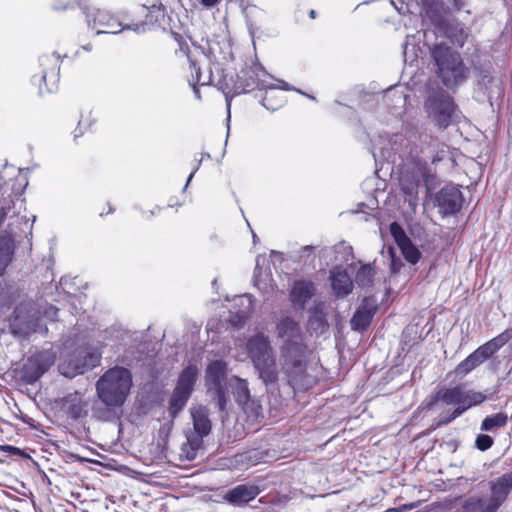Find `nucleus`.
Segmentation results:
<instances>
[{
	"instance_id": "7",
	"label": "nucleus",
	"mask_w": 512,
	"mask_h": 512,
	"mask_svg": "<svg viewBox=\"0 0 512 512\" xmlns=\"http://www.w3.org/2000/svg\"><path fill=\"white\" fill-rule=\"evenodd\" d=\"M98 362L99 355L97 353L88 352L85 349H78L73 355L64 359L59 364V371L65 377L73 378L95 367Z\"/></svg>"
},
{
	"instance_id": "10",
	"label": "nucleus",
	"mask_w": 512,
	"mask_h": 512,
	"mask_svg": "<svg viewBox=\"0 0 512 512\" xmlns=\"http://www.w3.org/2000/svg\"><path fill=\"white\" fill-rule=\"evenodd\" d=\"M232 388L236 402L242 407L245 413L252 417H258L261 412V406L258 402L251 399L248 383L246 380L237 376H232L228 380Z\"/></svg>"
},
{
	"instance_id": "33",
	"label": "nucleus",
	"mask_w": 512,
	"mask_h": 512,
	"mask_svg": "<svg viewBox=\"0 0 512 512\" xmlns=\"http://www.w3.org/2000/svg\"><path fill=\"white\" fill-rule=\"evenodd\" d=\"M418 187L419 184L416 181L401 180V190L406 195L405 201L409 203V206L415 208L418 200Z\"/></svg>"
},
{
	"instance_id": "23",
	"label": "nucleus",
	"mask_w": 512,
	"mask_h": 512,
	"mask_svg": "<svg viewBox=\"0 0 512 512\" xmlns=\"http://www.w3.org/2000/svg\"><path fill=\"white\" fill-rule=\"evenodd\" d=\"M332 288L338 297H345L351 293L353 282L345 270L335 268L331 271Z\"/></svg>"
},
{
	"instance_id": "28",
	"label": "nucleus",
	"mask_w": 512,
	"mask_h": 512,
	"mask_svg": "<svg viewBox=\"0 0 512 512\" xmlns=\"http://www.w3.org/2000/svg\"><path fill=\"white\" fill-rule=\"evenodd\" d=\"M422 10L432 21L438 22L445 13L444 3L441 0H420Z\"/></svg>"
},
{
	"instance_id": "1",
	"label": "nucleus",
	"mask_w": 512,
	"mask_h": 512,
	"mask_svg": "<svg viewBox=\"0 0 512 512\" xmlns=\"http://www.w3.org/2000/svg\"><path fill=\"white\" fill-rule=\"evenodd\" d=\"M310 356L311 351L306 344L295 343L280 347L281 371L294 389L306 390L315 383V377L308 368Z\"/></svg>"
},
{
	"instance_id": "50",
	"label": "nucleus",
	"mask_w": 512,
	"mask_h": 512,
	"mask_svg": "<svg viewBox=\"0 0 512 512\" xmlns=\"http://www.w3.org/2000/svg\"><path fill=\"white\" fill-rule=\"evenodd\" d=\"M247 317L245 313L239 316L240 321L244 320Z\"/></svg>"
},
{
	"instance_id": "32",
	"label": "nucleus",
	"mask_w": 512,
	"mask_h": 512,
	"mask_svg": "<svg viewBox=\"0 0 512 512\" xmlns=\"http://www.w3.org/2000/svg\"><path fill=\"white\" fill-rule=\"evenodd\" d=\"M508 422L506 413L499 412L491 416H487L481 423V430L492 431L494 429L503 428Z\"/></svg>"
},
{
	"instance_id": "26",
	"label": "nucleus",
	"mask_w": 512,
	"mask_h": 512,
	"mask_svg": "<svg viewBox=\"0 0 512 512\" xmlns=\"http://www.w3.org/2000/svg\"><path fill=\"white\" fill-rule=\"evenodd\" d=\"M463 399V389L460 386L439 389L435 395V402L440 401L446 405H456L457 407L463 405Z\"/></svg>"
},
{
	"instance_id": "24",
	"label": "nucleus",
	"mask_w": 512,
	"mask_h": 512,
	"mask_svg": "<svg viewBox=\"0 0 512 512\" xmlns=\"http://www.w3.org/2000/svg\"><path fill=\"white\" fill-rule=\"evenodd\" d=\"M314 285L310 281L299 280L296 281L290 292L291 301L294 304L303 306L314 295Z\"/></svg>"
},
{
	"instance_id": "51",
	"label": "nucleus",
	"mask_w": 512,
	"mask_h": 512,
	"mask_svg": "<svg viewBox=\"0 0 512 512\" xmlns=\"http://www.w3.org/2000/svg\"><path fill=\"white\" fill-rule=\"evenodd\" d=\"M193 175H194V173H191V174H190V176H189V178H188V180H187V184H186V186H187V185L189 184V182L191 181V179H192Z\"/></svg>"
},
{
	"instance_id": "37",
	"label": "nucleus",
	"mask_w": 512,
	"mask_h": 512,
	"mask_svg": "<svg viewBox=\"0 0 512 512\" xmlns=\"http://www.w3.org/2000/svg\"><path fill=\"white\" fill-rule=\"evenodd\" d=\"M399 248L404 258L411 264H416L419 261L421 253L411 241H409L408 243L404 244Z\"/></svg>"
},
{
	"instance_id": "40",
	"label": "nucleus",
	"mask_w": 512,
	"mask_h": 512,
	"mask_svg": "<svg viewBox=\"0 0 512 512\" xmlns=\"http://www.w3.org/2000/svg\"><path fill=\"white\" fill-rule=\"evenodd\" d=\"M494 441L492 439V437H490L489 435L487 434H479L477 437H476V440H475V446L480 450V451H486L488 450L489 448L492 447Z\"/></svg>"
},
{
	"instance_id": "17",
	"label": "nucleus",
	"mask_w": 512,
	"mask_h": 512,
	"mask_svg": "<svg viewBox=\"0 0 512 512\" xmlns=\"http://www.w3.org/2000/svg\"><path fill=\"white\" fill-rule=\"evenodd\" d=\"M511 338L512 329H506L495 338L478 347L474 353L478 356L480 362L483 363L503 347Z\"/></svg>"
},
{
	"instance_id": "41",
	"label": "nucleus",
	"mask_w": 512,
	"mask_h": 512,
	"mask_svg": "<svg viewBox=\"0 0 512 512\" xmlns=\"http://www.w3.org/2000/svg\"><path fill=\"white\" fill-rule=\"evenodd\" d=\"M15 203L13 201H7L3 205L0 206V226L3 224L5 219L9 216V212L14 206Z\"/></svg>"
},
{
	"instance_id": "52",
	"label": "nucleus",
	"mask_w": 512,
	"mask_h": 512,
	"mask_svg": "<svg viewBox=\"0 0 512 512\" xmlns=\"http://www.w3.org/2000/svg\"><path fill=\"white\" fill-rule=\"evenodd\" d=\"M246 300L248 301V309H250L251 308V300H250V298H246Z\"/></svg>"
},
{
	"instance_id": "45",
	"label": "nucleus",
	"mask_w": 512,
	"mask_h": 512,
	"mask_svg": "<svg viewBox=\"0 0 512 512\" xmlns=\"http://www.w3.org/2000/svg\"><path fill=\"white\" fill-rule=\"evenodd\" d=\"M217 2L218 0H201V3L206 7H213Z\"/></svg>"
},
{
	"instance_id": "16",
	"label": "nucleus",
	"mask_w": 512,
	"mask_h": 512,
	"mask_svg": "<svg viewBox=\"0 0 512 512\" xmlns=\"http://www.w3.org/2000/svg\"><path fill=\"white\" fill-rule=\"evenodd\" d=\"M259 493L260 489L258 486L253 484H241L230 489L226 493L225 499L231 504L241 506L255 499Z\"/></svg>"
},
{
	"instance_id": "48",
	"label": "nucleus",
	"mask_w": 512,
	"mask_h": 512,
	"mask_svg": "<svg viewBox=\"0 0 512 512\" xmlns=\"http://www.w3.org/2000/svg\"><path fill=\"white\" fill-rule=\"evenodd\" d=\"M385 512H399L397 508H388Z\"/></svg>"
},
{
	"instance_id": "36",
	"label": "nucleus",
	"mask_w": 512,
	"mask_h": 512,
	"mask_svg": "<svg viewBox=\"0 0 512 512\" xmlns=\"http://www.w3.org/2000/svg\"><path fill=\"white\" fill-rule=\"evenodd\" d=\"M374 271L370 265H363L357 271L355 281L358 285L366 287L372 284Z\"/></svg>"
},
{
	"instance_id": "30",
	"label": "nucleus",
	"mask_w": 512,
	"mask_h": 512,
	"mask_svg": "<svg viewBox=\"0 0 512 512\" xmlns=\"http://www.w3.org/2000/svg\"><path fill=\"white\" fill-rule=\"evenodd\" d=\"M189 398L190 394L187 392L181 391L177 388L174 389L169 401V413L172 418L176 417V415L185 407Z\"/></svg>"
},
{
	"instance_id": "39",
	"label": "nucleus",
	"mask_w": 512,
	"mask_h": 512,
	"mask_svg": "<svg viewBox=\"0 0 512 512\" xmlns=\"http://www.w3.org/2000/svg\"><path fill=\"white\" fill-rule=\"evenodd\" d=\"M37 308L40 309L39 314V322L41 323L42 318H47L49 320H55L57 318L58 309L50 304L39 305L37 304Z\"/></svg>"
},
{
	"instance_id": "38",
	"label": "nucleus",
	"mask_w": 512,
	"mask_h": 512,
	"mask_svg": "<svg viewBox=\"0 0 512 512\" xmlns=\"http://www.w3.org/2000/svg\"><path fill=\"white\" fill-rule=\"evenodd\" d=\"M390 233L391 235L393 236L396 244L398 245V247H401L403 246L404 244L408 243L409 241H411L405 231L403 230V228L397 223V222H393L390 224Z\"/></svg>"
},
{
	"instance_id": "49",
	"label": "nucleus",
	"mask_w": 512,
	"mask_h": 512,
	"mask_svg": "<svg viewBox=\"0 0 512 512\" xmlns=\"http://www.w3.org/2000/svg\"><path fill=\"white\" fill-rule=\"evenodd\" d=\"M309 15H310L311 18L314 19L316 17V12L314 10H311Z\"/></svg>"
},
{
	"instance_id": "6",
	"label": "nucleus",
	"mask_w": 512,
	"mask_h": 512,
	"mask_svg": "<svg viewBox=\"0 0 512 512\" xmlns=\"http://www.w3.org/2000/svg\"><path fill=\"white\" fill-rule=\"evenodd\" d=\"M429 117L440 128H447L455 111L453 100L443 93L433 94L425 101Z\"/></svg>"
},
{
	"instance_id": "5",
	"label": "nucleus",
	"mask_w": 512,
	"mask_h": 512,
	"mask_svg": "<svg viewBox=\"0 0 512 512\" xmlns=\"http://www.w3.org/2000/svg\"><path fill=\"white\" fill-rule=\"evenodd\" d=\"M205 383L208 392L212 393L217 400L219 409L224 410L228 400L226 393L227 364L222 360L212 361L205 371Z\"/></svg>"
},
{
	"instance_id": "15",
	"label": "nucleus",
	"mask_w": 512,
	"mask_h": 512,
	"mask_svg": "<svg viewBox=\"0 0 512 512\" xmlns=\"http://www.w3.org/2000/svg\"><path fill=\"white\" fill-rule=\"evenodd\" d=\"M377 310L376 301L373 298L366 297L362 301L359 308L351 319V327L353 330H365L371 323L372 318Z\"/></svg>"
},
{
	"instance_id": "14",
	"label": "nucleus",
	"mask_w": 512,
	"mask_h": 512,
	"mask_svg": "<svg viewBox=\"0 0 512 512\" xmlns=\"http://www.w3.org/2000/svg\"><path fill=\"white\" fill-rule=\"evenodd\" d=\"M246 349L253 365L273 355L268 336L257 334L248 339Z\"/></svg>"
},
{
	"instance_id": "25",
	"label": "nucleus",
	"mask_w": 512,
	"mask_h": 512,
	"mask_svg": "<svg viewBox=\"0 0 512 512\" xmlns=\"http://www.w3.org/2000/svg\"><path fill=\"white\" fill-rule=\"evenodd\" d=\"M14 253L13 237L7 232L0 234V277L4 274Z\"/></svg>"
},
{
	"instance_id": "27",
	"label": "nucleus",
	"mask_w": 512,
	"mask_h": 512,
	"mask_svg": "<svg viewBox=\"0 0 512 512\" xmlns=\"http://www.w3.org/2000/svg\"><path fill=\"white\" fill-rule=\"evenodd\" d=\"M199 370L196 365L190 364L188 365L181 374L179 375L177 385L175 388L187 392L191 395L193 391L194 384L198 378Z\"/></svg>"
},
{
	"instance_id": "11",
	"label": "nucleus",
	"mask_w": 512,
	"mask_h": 512,
	"mask_svg": "<svg viewBox=\"0 0 512 512\" xmlns=\"http://www.w3.org/2000/svg\"><path fill=\"white\" fill-rule=\"evenodd\" d=\"M491 495L482 505L486 512H495L506 500L512 489V472L505 473L490 482Z\"/></svg>"
},
{
	"instance_id": "20",
	"label": "nucleus",
	"mask_w": 512,
	"mask_h": 512,
	"mask_svg": "<svg viewBox=\"0 0 512 512\" xmlns=\"http://www.w3.org/2000/svg\"><path fill=\"white\" fill-rule=\"evenodd\" d=\"M463 396V405L460 407H456L449 416L440 418L437 424L438 426L449 424L451 421L460 416L467 409L474 405L482 403L486 399V396L482 392L476 391L463 390Z\"/></svg>"
},
{
	"instance_id": "29",
	"label": "nucleus",
	"mask_w": 512,
	"mask_h": 512,
	"mask_svg": "<svg viewBox=\"0 0 512 512\" xmlns=\"http://www.w3.org/2000/svg\"><path fill=\"white\" fill-rule=\"evenodd\" d=\"M202 440L199 437L188 436L186 441L181 445L180 457L182 459L192 461L196 458L197 452L200 449Z\"/></svg>"
},
{
	"instance_id": "43",
	"label": "nucleus",
	"mask_w": 512,
	"mask_h": 512,
	"mask_svg": "<svg viewBox=\"0 0 512 512\" xmlns=\"http://www.w3.org/2000/svg\"><path fill=\"white\" fill-rule=\"evenodd\" d=\"M191 68H193L194 72H195V81L196 83H199L200 80H201V71H200V68L197 67L196 63L191 61Z\"/></svg>"
},
{
	"instance_id": "18",
	"label": "nucleus",
	"mask_w": 512,
	"mask_h": 512,
	"mask_svg": "<svg viewBox=\"0 0 512 512\" xmlns=\"http://www.w3.org/2000/svg\"><path fill=\"white\" fill-rule=\"evenodd\" d=\"M511 338L512 329H506L495 338L478 347L474 353L478 356L480 362L483 363L503 347Z\"/></svg>"
},
{
	"instance_id": "3",
	"label": "nucleus",
	"mask_w": 512,
	"mask_h": 512,
	"mask_svg": "<svg viewBox=\"0 0 512 512\" xmlns=\"http://www.w3.org/2000/svg\"><path fill=\"white\" fill-rule=\"evenodd\" d=\"M430 53L437 66V74L445 86H455L466 78V68L460 54L445 43L435 44Z\"/></svg>"
},
{
	"instance_id": "46",
	"label": "nucleus",
	"mask_w": 512,
	"mask_h": 512,
	"mask_svg": "<svg viewBox=\"0 0 512 512\" xmlns=\"http://www.w3.org/2000/svg\"><path fill=\"white\" fill-rule=\"evenodd\" d=\"M303 252H309L311 253L313 251V247L312 246H305L303 247Z\"/></svg>"
},
{
	"instance_id": "53",
	"label": "nucleus",
	"mask_w": 512,
	"mask_h": 512,
	"mask_svg": "<svg viewBox=\"0 0 512 512\" xmlns=\"http://www.w3.org/2000/svg\"><path fill=\"white\" fill-rule=\"evenodd\" d=\"M194 90H195V93H196L197 97H199V91L197 89H195V88H194Z\"/></svg>"
},
{
	"instance_id": "4",
	"label": "nucleus",
	"mask_w": 512,
	"mask_h": 512,
	"mask_svg": "<svg viewBox=\"0 0 512 512\" xmlns=\"http://www.w3.org/2000/svg\"><path fill=\"white\" fill-rule=\"evenodd\" d=\"M40 309L31 301L17 305L9 318V328L13 335L26 338L33 333L47 332V328L39 322Z\"/></svg>"
},
{
	"instance_id": "13",
	"label": "nucleus",
	"mask_w": 512,
	"mask_h": 512,
	"mask_svg": "<svg viewBox=\"0 0 512 512\" xmlns=\"http://www.w3.org/2000/svg\"><path fill=\"white\" fill-rule=\"evenodd\" d=\"M437 206L442 214H454L462 205V194L456 187H444L436 195Z\"/></svg>"
},
{
	"instance_id": "2",
	"label": "nucleus",
	"mask_w": 512,
	"mask_h": 512,
	"mask_svg": "<svg viewBox=\"0 0 512 512\" xmlns=\"http://www.w3.org/2000/svg\"><path fill=\"white\" fill-rule=\"evenodd\" d=\"M131 387V372L118 366L107 370L96 383L97 395L109 409L121 407L127 400Z\"/></svg>"
},
{
	"instance_id": "21",
	"label": "nucleus",
	"mask_w": 512,
	"mask_h": 512,
	"mask_svg": "<svg viewBox=\"0 0 512 512\" xmlns=\"http://www.w3.org/2000/svg\"><path fill=\"white\" fill-rule=\"evenodd\" d=\"M87 405L88 403L84 400L83 395L77 391L66 395L62 399V408L74 419L87 414Z\"/></svg>"
},
{
	"instance_id": "34",
	"label": "nucleus",
	"mask_w": 512,
	"mask_h": 512,
	"mask_svg": "<svg viewBox=\"0 0 512 512\" xmlns=\"http://www.w3.org/2000/svg\"><path fill=\"white\" fill-rule=\"evenodd\" d=\"M481 364L482 363L478 356L473 352L458 364L455 369V373L456 375L463 377Z\"/></svg>"
},
{
	"instance_id": "22",
	"label": "nucleus",
	"mask_w": 512,
	"mask_h": 512,
	"mask_svg": "<svg viewBox=\"0 0 512 512\" xmlns=\"http://www.w3.org/2000/svg\"><path fill=\"white\" fill-rule=\"evenodd\" d=\"M259 378L266 384H275L278 381L279 370L276 364L274 354L266 359L254 364Z\"/></svg>"
},
{
	"instance_id": "31",
	"label": "nucleus",
	"mask_w": 512,
	"mask_h": 512,
	"mask_svg": "<svg viewBox=\"0 0 512 512\" xmlns=\"http://www.w3.org/2000/svg\"><path fill=\"white\" fill-rule=\"evenodd\" d=\"M308 323L310 328L313 329L315 332H324L325 328L327 327V321L322 307L316 306L315 308L310 310Z\"/></svg>"
},
{
	"instance_id": "12",
	"label": "nucleus",
	"mask_w": 512,
	"mask_h": 512,
	"mask_svg": "<svg viewBox=\"0 0 512 512\" xmlns=\"http://www.w3.org/2000/svg\"><path fill=\"white\" fill-rule=\"evenodd\" d=\"M276 335L278 339L282 340V345L305 344L299 323L289 316L281 317L278 320Z\"/></svg>"
},
{
	"instance_id": "19",
	"label": "nucleus",
	"mask_w": 512,
	"mask_h": 512,
	"mask_svg": "<svg viewBox=\"0 0 512 512\" xmlns=\"http://www.w3.org/2000/svg\"><path fill=\"white\" fill-rule=\"evenodd\" d=\"M193 420V427L196 435L201 440L211 432V421L209 419V410L203 405H196L190 409Z\"/></svg>"
},
{
	"instance_id": "47",
	"label": "nucleus",
	"mask_w": 512,
	"mask_h": 512,
	"mask_svg": "<svg viewBox=\"0 0 512 512\" xmlns=\"http://www.w3.org/2000/svg\"><path fill=\"white\" fill-rule=\"evenodd\" d=\"M404 507H405L406 509H413V508H415V504H414V503H411V504L405 505Z\"/></svg>"
},
{
	"instance_id": "42",
	"label": "nucleus",
	"mask_w": 512,
	"mask_h": 512,
	"mask_svg": "<svg viewBox=\"0 0 512 512\" xmlns=\"http://www.w3.org/2000/svg\"><path fill=\"white\" fill-rule=\"evenodd\" d=\"M390 253H391V271L393 273H397L400 271L401 269V266H402V262L400 260H396L394 258V255L392 253V249H390Z\"/></svg>"
},
{
	"instance_id": "35",
	"label": "nucleus",
	"mask_w": 512,
	"mask_h": 512,
	"mask_svg": "<svg viewBox=\"0 0 512 512\" xmlns=\"http://www.w3.org/2000/svg\"><path fill=\"white\" fill-rule=\"evenodd\" d=\"M447 36L454 44L462 47L468 38V33L462 26L455 25L447 30Z\"/></svg>"
},
{
	"instance_id": "9",
	"label": "nucleus",
	"mask_w": 512,
	"mask_h": 512,
	"mask_svg": "<svg viewBox=\"0 0 512 512\" xmlns=\"http://www.w3.org/2000/svg\"><path fill=\"white\" fill-rule=\"evenodd\" d=\"M52 350L41 351L30 357L23 368V376L29 383L36 382L55 362Z\"/></svg>"
},
{
	"instance_id": "44",
	"label": "nucleus",
	"mask_w": 512,
	"mask_h": 512,
	"mask_svg": "<svg viewBox=\"0 0 512 512\" xmlns=\"http://www.w3.org/2000/svg\"><path fill=\"white\" fill-rule=\"evenodd\" d=\"M2 450L10 451V452H12L15 455H20L21 454V450L19 448H16V447H13V446H9V445L3 446Z\"/></svg>"
},
{
	"instance_id": "8",
	"label": "nucleus",
	"mask_w": 512,
	"mask_h": 512,
	"mask_svg": "<svg viewBox=\"0 0 512 512\" xmlns=\"http://www.w3.org/2000/svg\"><path fill=\"white\" fill-rule=\"evenodd\" d=\"M87 21L90 26L97 29V34L111 33L116 34L123 29H133L134 31H141L144 25L135 24L134 26L123 27L108 11L97 8L90 9L87 14Z\"/></svg>"
}]
</instances>
